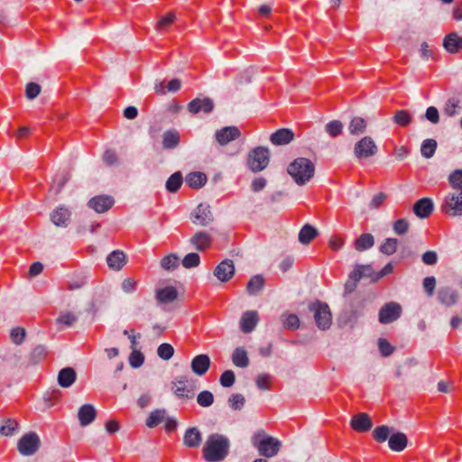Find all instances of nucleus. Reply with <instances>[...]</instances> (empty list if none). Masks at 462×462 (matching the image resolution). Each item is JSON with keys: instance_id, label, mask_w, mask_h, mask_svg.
Listing matches in <instances>:
<instances>
[{"instance_id": "f257e3e1", "label": "nucleus", "mask_w": 462, "mask_h": 462, "mask_svg": "<svg viewBox=\"0 0 462 462\" xmlns=\"http://www.w3.org/2000/svg\"><path fill=\"white\" fill-rule=\"evenodd\" d=\"M230 441L227 437L214 433L208 437L202 452L208 462L223 461L229 453Z\"/></svg>"}, {"instance_id": "f03ea898", "label": "nucleus", "mask_w": 462, "mask_h": 462, "mask_svg": "<svg viewBox=\"0 0 462 462\" xmlns=\"http://www.w3.org/2000/svg\"><path fill=\"white\" fill-rule=\"evenodd\" d=\"M251 441L259 455L268 458L275 457L282 448V442L277 438L266 434L264 430L256 431Z\"/></svg>"}, {"instance_id": "7ed1b4c3", "label": "nucleus", "mask_w": 462, "mask_h": 462, "mask_svg": "<svg viewBox=\"0 0 462 462\" xmlns=\"http://www.w3.org/2000/svg\"><path fill=\"white\" fill-rule=\"evenodd\" d=\"M287 171L298 185L302 186L314 176L315 166L310 160L300 157L289 164Z\"/></svg>"}, {"instance_id": "20e7f679", "label": "nucleus", "mask_w": 462, "mask_h": 462, "mask_svg": "<svg viewBox=\"0 0 462 462\" xmlns=\"http://www.w3.org/2000/svg\"><path fill=\"white\" fill-rule=\"evenodd\" d=\"M270 162V151L263 146L254 148L248 152L246 164L253 172L263 171Z\"/></svg>"}, {"instance_id": "39448f33", "label": "nucleus", "mask_w": 462, "mask_h": 462, "mask_svg": "<svg viewBox=\"0 0 462 462\" xmlns=\"http://www.w3.org/2000/svg\"><path fill=\"white\" fill-rule=\"evenodd\" d=\"M309 310L313 313L317 327L321 330L328 329L332 323V314L328 305L317 300L309 305Z\"/></svg>"}, {"instance_id": "423d86ee", "label": "nucleus", "mask_w": 462, "mask_h": 462, "mask_svg": "<svg viewBox=\"0 0 462 462\" xmlns=\"http://www.w3.org/2000/svg\"><path fill=\"white\" fill-rule=\"evenodd\" d=\"M441 209L452 217L462 216V190L448 193L444 199Z\"/></svg>"}, {"instance_id": "0eeeda50", "label": "nucleus", "mask_w": 462, "mask_h": 462, "mask_svg": "<svg viewBox=\"0 0 462 462\" xmlns=\"http://www.w3.org/2000/svg\"><path fill=\"white\" fill-rule=\"evenodd\" d=\"M378 147L370 136L361 138L354 146V154L357 159H367L374 156Z\"/></svg>"}, {"instance_id": "6e6552de", "label": "nucleus", "mask_w": 462, "mask_h": 462, "mask_svg": "<svg viewBox=\"0 0 462 462\" xmlns=\"http://www.w3.org/2000/svg\"><path fill=\"white\" fill-rule=\"evenodd\" d=\"M40 438L34 432L24 434L18 441L17 448L23 456H32L37 452L40 448Z\"/></svg>"}, {"instance_id": "1a4fd4ad", "label": "nucleus", "mask_w": 462, "mask_h": 462, "mask_svg": "<svg viewBox=\"0 0 462 462\" xmlns=\"http://www.w3.org/2000/svg\"><path fill=\"white\" fill-rule=\"evenodd\" d=\"M402 314V307L397 302H388L379 310V322L382 324H390L397 320Z\"/></svg>"}, {"instance_id": "9d476101", "label": "nucleus", "mask_w": 462, "mask_h": 462, "mask_svg": "<svg viewBox=\"0 0 462 462\" xmlns=\"http://www.w3.org/2000/svg\"><path fill=\"white\" fill-rule=\"evenodd\" d=\"M193 223L207 226L211 224L214 220L213 214L210 209V206L208 204L200 203L191 213Z\"/></svg>"}, {"instance_id": "9b49d317", "label": "nucleus", "mask_w": 462, "mask_h": 462, "mask_svg": "<svg viewBox=\"0 0 462 462\" xmlns=\"http://www.w3.org/2000/svg\"><path fill=\"white\" fill-rule=\"evenodd\" d=\"M212 236L207 231L196 232L189 240L191 246L200 252L208 249L212 244Z\"/></svg>"}, {"instance_id": "f8f14e48", "label": "nucleus", "mask_w": 462, "mask_h": 462, "mask_svg": "<svg viewBox=\"0 0 462 462\" xmlns=\"http://www.w3.org/2000/svg\"><path fill=\"white\" fill-rule=\"evenodd\" d=\"M214 109V102L209 97L194 98L188 104V110L191 114H209Z\"/></svg>"}, {"instance_id": "ddd939ff", "label": "nucleus", "mask_w": 462, "mask_h": 462, "mask_svg": "<svg viewBox=\"0 0 462 462\" xmlns=\"http://www.w3.org/2000/svg\"><path fill=\"white\" fill-rule=\"evenodd\" d=\"M235 274V265L232 260L222 261L214 270V275L221 282H228Z\"/></svg>"}, {"instance_id": "4468645a", "label": "nucleus", "mask_w": 462, "mask_h": 462, "mask_svg": "<svg viewBox=\"0 0 462 462\" xmlns=\"http://www.w3.org/2000/svg\"><path fill=\"white\" fill-rule=\"evenodd\" d=\"M189 379L187 375H179L172 381L171 390L178 398H190L191 390L188 388Z\"/></svg>"}, {"instance_id": "2eb2a0df", "label": "nucleus", "mask_w": 462, "mask_h": 462, "mask_svg": "<svg viewBox=\"0 0 462 462\" xmlns=\"http://www.w3.org/2000/svg\"><path fill=\"white\" fill-rule=\"evenodd\" d=\"M240 130L236 126H226L218 130L215 134L217 142L220 145H226L231 141L237 139L240 136Z\"/></svg>"}, {"instance_id": "dca6fc26", "label": "nucleus", "mask_w": 462, "mask_h": 462, "mask_svg": "<svg viewBox=\"0 0 462 462\" xmlns=\"http://www.w3.org/2000/svg\"><path fill=\"white\" fill-rule=\"evenodd\" d=\"M114 199L107 195H100L92 198L88 205L97 213H104L114 205Z\"/></svg>"}, {"instance_id": "f3484780", "label": "nucleus", "mask_w": 462, "mask_h": 462, "mask_svg": "<svg viewBox=\"0 0 462 462\" xmlns=\"http://www.w3.org/2000/svg\"><path fill=\"white\" fill-rule=\"evenodd\" d=\"M351 427L357 432H365L372 429L373 422L367 413L361 412L352 417Z\"/></svg>"}, {"instance_id": "a211bd4d", "label": "nucleus", "mask_w": 462, "mask_h": 462, "mask_svg": "<svg viewBox=\"0 0 462 462\" xmlns=\"http://www.w3.org/2000/svg\"><path fill=\"white\" fill-rule=\"evenodd\" d=\"M459 298L458 291L451 287H441L438 291V300L445 306L455 305Z\"/></svg>"}, {"instance_id": "6ab92c4d", "label": "nucleus", "mask_w": 462, "mask_h": 462, "mask_svg": "<svg viewBox=\"0 0 462 462\" xmlns=\"http://www.w3.org/2000/svg\"><path fill=\"white\" fill-rule=\"evenodd\" d=\"M210 366V358L208 355L200 354L196 356L190 364L192 372L199 375H204Z\"/></svg>"}, {"instance_id": "aec40b11", "label": "nucleus", "mask_w": 462, "mask_h": 462, "mask_svg": "<svg viewBox=\"0 0 462 462\" xmlns=\"http://www.w3.org/2000/svg\"><path fill=\"white\" fill-rule=\"evenodd\" d=\"M178 298V291L173 286H166L157 289L155 291V300L157 304H168L173 302Z\"/></svg>"}, {"instance_id": "412c9836", "label": "nucleus", "mask_w": 462, "mask_h": 462, "mask_svg": "<svg viewBox=\"0 0 462 462\" xmlns=\"http://www.w3.org/2000/svg\"><path fill=\"white\" fill-rule=\"evenodd\" d=\"M70 216L71 212L68 208L60 206L51 213V220L57 226L65 227L69 222Z\"/></svg>"}, {"instance_id": "4be33fe9", "label": "nucleus", "mask_w": 462, "mask_h": 462, "mask_svg": "<svg viewBox=\"0 0 462 462\" xmlns=\"http://www.w3.org/2000/svg\"><path fill=\"white\" fill-rule=\"evenodd\" d=\"M433 209V201L429 198L420 199L413 205V212L420 218L429 217Z\"/></svg>"}, {"instance_id": "5701e85b", "label": "nucleus", "mask_w": 462, "mask_h": 462, "mask_svg": "<svg viewBox=\"0 0 462 462\" xmlns=\"http://www.w3.org/2000/svg\"><path fill=\"white\" fill-rule=\"evenodd\" d=\"M202 442V434L196 427H190L186 430L183 436V444L189 448H198Z\"/></svg>"}, {"instance_id": "b1692460", "label": "nucleus", "mask_w": 462, "mask_h": 462, "mask_svg": "<svg viewBox=\"0 0 462 462\" xmlns=\"http://www.w3.org/2000/svg\"><path fill=\"white\" fill-rule=\"evenodd\" d=\"M96 417L97 411L92 404H84L79 409L78 418L82 427L89 425Z\"/></svg>"}, {"instance_id": "393cba45", "label": "nucleus", "mask_w": 462, "mask_h": 462, "mask_svg": "<svg viewBox=\"0 0 462 462\" xmlns=\"http://www.w3.org/2000/svg\"><path fill=\"white\" fill-rule=\"evenodd\" d=\"M443 47L448 53L456 54L462 49V38L456 32H450L444 38Z\"/></svg>"}, {"instance_id": "a878e982", "label": "nucleus", "mask_w": 462, "mask_h": 462, "mask_svg": "<svg viewBox=\"0 0 462 462\" xmlns=\"http://www.w3.org/2000/svg\"><path fill=\"white\" fill-rule=\"evenodd\" d=\"M106 263L110 269L119 271L126 263V255L121 250H115L107 255Z\"/></svg>"}, {"instance_id": "bb28decb", "label": "nucleus", "mask_w": 462, "mask_h": 462, "mask_svg": "<svg viewBox=\"0 0 462 462\" xmlns=\"http://www.w3.org/2000/svg\"><path fill=\"white\" fill-rule=\"evenodd\" d=\"M259 317L256 311L249 310L243 314L240 320V327L243 332L250 333L256 327Z\"/></svg>"}, {"instance_id": "cd10ccee", "label": "nucleus", "mask_w": 462, "mask_h": 462, "mask_svg": "<svg viewBox=\"0 0 462 462\" xmlns=\"http://www.w3.org/2000/svg\"><path fill=\"white\" fill-rule=\"evenodd\" d=\"M294 138V134L288 128H282L272 134L270 141L274 145H285L290 143Z\"/></svg>"}, {"instance_id": "c85d7f7f", "label": "nucleus", "mask_w": 462, "mask_h": 462, "mask_svg": "<svg viewBox=\"0 0 462 462\" xmlns=\"http://www.w3.org/2000/svg\"><path fill=\"white\" fill-rule=\"evenodd\" d=\"M77 379V374L72 367L62 368L58 374V383L63 388L71 386Z\"/></svg>"}, {"instance_id": "c756f323", "label": "nucleus", "mask_w": 462, "mask_h": 462, "mask_svg": "<svg viewBox=\"0 0 462 462\" xmlns=\"http://www.w3.org/2000/svg\"><path fill=\"white\" fill-rule=\"evenodd\" d=\"M389 448L395 452L402 451L408 445V439L402 432L392 433L389 441Z\"/></svg>"}, {"instance_id": "7c9ffc66", "label": "nucleus", "mask_w": 462, "mask_h": 462, "mask_svg": "<svg viewBox=\"0 0 462 462\" xmlns=\"http://www.w3.org/2000/svg\"><path fill=\"white\" fill-rule=\"evenodd\" d=\"M180 144V134L176 130H168L162 134V146L166 150L176 148Z\"/></svg>"}, {"instance_id": "2f4dec72", "label": "nucleus", "mask_w": 462, "mask_h": 462, "mask_svg": "<svg viewBox=\"0 0 462 462\" xmlns=\"http://www.w3.org/2000/svg\"><path fill=\"white\" fill-rule=\"evenodd\" d=\"M461 108L462 106L460 100L456 97H451L446 101L443 113L448 117H454L460 114Z\"/></svg>"}, {"instance_id": "473e14b6", "label": "nucleus", "mask_w": 462, "mask_h": 462, "mask_svg": "<svg viewBox=\"0 0 462 462\" xmlns=\"http://www.w3.org/2000/svg\"><path fill=\"white\" fill-rule=\"evenodd\" d=\"M232 362L237 367L245 368L248 366L249 358L246 350L242 346L236 347L232 354Z\"/></svg>"}, {"instance_id": "72a5a7b5", "label": "nucleus", "mask_w": 462, "mask_h": 462, "mask_svg": "<svg viewBox=\"0 0 462 462\" xmlns=\"http://www.w3.org/2000/svg\"><path fill=\"white\" fill-rule=\"evenodd\" d=\"M318 236V230L310 224L302 226L299 233V241L302 245H308Z\"/></svg>"}, {"instance_id": "f704fd0d", "label": "nucleus", "mask_w": 462, "mask_h": 462, "mask_svg": "<svg viewBox=\"0 0 462 462\" xmlns=\"http://www.w3.org/2000/svg\"><path fill=\"white\" fill-rule=\"evenodd\" d=\"M366 121L360 116H356L349 122L347 129L351 134L359 135L366 131Z\"/></svg>"}, {"instance_id": "c9c22d12", "label": "nucleus", "mask_w": 462, "mask_h": 462, "mask_svg": "<svg viewBox=\"0 0 462 462\" xmlns=\"http://www.w3.org/2000/svg\"><path fill=\"white\" fill-rule=\"evenodd\" d=\"M186 183L192 189H199L205 185L207 176L199 171L190 172L186 176Z\"/></svg>"}, {"instance_id": "e433bc0d", "label": "nucleus", "mask_w": 462, "mask_h": 462, "mask_svg": "<svg viewBox=\"0 0 462 462\" xmlns=\"http://www.w3.org/2000/svg\"><path fill=\"white\" fill-rule=\"evenodd\" d=\"M264 279L262 275L253 276L246 285V291L249 295L258 294L263 288Z\"/></svg>"}, {"instance_id": "4c0bfd02", "label": "nucleus", "mask_w": 462, "mask_h": 462, "mask_svg": "<svg viewBox=\"0 0 462 462\" xmlns=\"http://www.w3.org/2000/svg\"><path fill=\"white\" fill-rule=\"evenodd\" d=\"M165 416L166 411L164 409L154 410L146 419L145 425L150 429H153L165 420Z\"/></svg>"}, {"instance_id": "58836bf2", "label": "nucleus", "mask_w": 462, "mask_h": 462, "mask_svg": "<svg viewBox=\"0 0 462 462\" xmlns=\"http://www.w3.org/2000/svg\"><path fill=\"white\" fill-rule=\"evenodd\" d=\"M374 244V238L373 235L369 233L362 234L355 241V248L356 250L361 252L371 248Z\"/></svg>"}, {"instance_id": "ea45409f", "label": "nucleus", "mask_w": 462, "mask_h": 462, "mask_svg": "<svg viewBox=\"0 0 462 462\" xmlns=\"http://www.w3.org/2000/svg\"><path fill=\"white\" fill-rule=\"evenodd\" d=\"M182 181H183L182 174L180 171H176L172 175H171L169 177V179L167 180L166 184H165L166 189L169 192L174 193L177 190H179V189L180 188V186L182 184Z\"/></svg>"}, {"instance_id": "a19ab883", "label": "nucleus", "mask_w": 462, "mask_h": 462, "mask_svg": "<svg viewBox=\"0 0 462 462\" xmlns=\"http://www.w3.org/2000/svg\"><path fill=\"white\" fill-rule=\"evenodd\" d=\"M391 433H392V428H390L386 425H382V426L376 427L374 430L373 438L374 439L375 441H377L379 443H383V442L386 441L387 439L389 440Z\"/></svg>"}, {"instance_id": "79ce46f5", "label": "nucleus", "mask_w": 462, "mask_h": 462, "mask_svg": "<svg viewBox=\"0 0 462 462\" xmlns=\"http://www.w3.org/2000/svg\"><path fill=\"white\" fill-rule=\"evenodd\" d=\"M77 320L78 317L74 313L63 311L60 313L59 317L56 319V323L65 328H69L73 326L77 322Z\"/></svg>"}, {"instance_id": "37998d69", "label": "nucleus", "mask_w": 462, "mask_h": 462, "mask_svg": "<svg viewBox=\"0 0 462 462\" xmlns=\"http://www.w3.org/2000/svg\"><path fill=\"white\" fill-rule=\"evenodd\" d=\"M343 123L339 120L329 121L325 125V132L331 137H337L343 132Z\"/></svg>"}, {"instance_id": "c03bdc74", "label": "nucleus", "mask_w": 462, "mask_h": 462, "mask_svg": "<svg viewBox=\"0 0 462 462\" xmlns=\"http://www.w3.org/2000/svg\"><path fill=\"white\" fill-rule=\"evenodd\" d=\"M437 149V142L434 139H426L420 147L421 155L427 159L431 158Z\"/></svg>"}, {"instance_id": "a18cd8bd", "label": "nucleus", "mask_w": 462, "mask_h": 462, "mask_svg": "<svg viewBox=\"0 0 462 462\" xmlns=\"http://www.w3.org/2000/svg\"><path fill=\"white\" fill-rule=\"evenodd\" d=\"M61 396L60 390L55 388L51 391H47L43 395V402L46 408H51L54 406L60 400Z\"/></svg>"}, {"instance_id": "49530a36", "label": "nucleus", "mask_w": 462, "mask_h": 462, "mask_svg": "<svg viewBox=\"0 0 462 462\" xmlns=\"http://www.w3.org/2000/svg\"><path fill=\"white\" fill-rule=\"evenodd\" d=\"M398 240L396 238H386L380 245L379 250L386 255L393 254L397 250Z\"/></svg>"}, {"instance_id": "de8ad7c7", "label": "nucleus", "mask_w": 462, "mask_h": 462, "mask_svg": "<svg viewBox=\"0 0 462 462\" xmlns=\"http://www.w3.org/2000/svg\"><path fill=\"white\" fill-rule=\"evenodd\" d=\"M281 319L283 327L287 329L295 330L300 327V319L295 314H283Z\"/></svg>"}, {"instance_id": "09e8293b", "label": "nucleus", "mask_w": 462, "mask_h": 462, "mask_svg": "<svg viewBox=\"0 0 462 462\" xmlns=\"http://www.w3.org/2000/svg\"><path fill=\"white\" fill-rule=\"evenodd\" d=\"M453 191H462V170H456L448 176Z\"/></svg>"}, {"instance_id": "8fccbe9b", "label": "nucleus", "mask_w": 462, "mask_h": 462, "mask_svg": "<svg viewBox=\"0 0 462 462\" xmlns=\"http://www.w3.org/2000/svg\"><path fill=\"white\" fill-rule=\"evenodd\" d=\"M179 266V257L175 254L164 256L161 260V267L166 271H172Z\"/></svg>"}, {"instance_id": "3c124183", "label": "nucleus", "mask_w": 462, "mask_h": 462, "mask_svg": "<svg viewBox=\"0 0 462 462\" xmlns=\"http://www.w3.org/2000/svg\"><path fill=\"white\" fill-rule=\"evenodd\" d=\"M393 120L400 126H408L411 122V115L406 110H398Z\"/></svg>"}, {"instance_id": "603ef678", "label": "nucleus", "mask_w": 462, "mask_h": 462, "mask_svg": "<svg viewBox=\"0 0 462 462\" xmlns=\"http://www.w3.org/2000/svg\"><path fill=\"white\" fill-rule=\"evenodd\" d=\"M197 402L201 407H209L214 402V395L208 390L202 391L197 396Z\"/></svg>"}, {"instance_id": "864d4df0", "label": "nucleus", "mask_w": 462, "mask_h": 462, "mask_svg": "<svg viewBox=\"0 0 462 462\" xmlns=\"http://www.w3.org/2000/svg\"><path fill=\"white\" fill-rule=\"evenodd\" d=\"M181 263L187 269L194 268L199 265L200 257L197 253H189L184 256Z\"/></svg>"}, {"instance_id": "5fc2aeb1", "label": "nucleus", "mask_w": 462, "mask_h": 462, "mask_svg": "<svg viewBox=\"0 0 462 462\" xmlns=\"http://www.w3.org/2000/svg\"><path fill=\"white\" fill-rule=\"evenodd\" d=\"M157 355L163 360H169L174 355V348L171 344H161L157 348Z\"/></svg>"}, {"instance_id": "6e6d98bb", "label": "nucleus", "mask_w": 462, "mask_h": 462, "mask_svg": "<svg viewBox=\"0 0 462 462\" xmlns=\"http://www.w3.org/2000/svg\"><path fill=\"white\" fill-rule=\"evenodd\" d=\"M25 336V329L21 327H15L12 328L10 332L11 341L17 346L21 345L23 342Z\"/></svg>"}, {"instance_id": "4d7b16f0", "label": "nucleus", "mask_w": 462, "mask_h": 462, "mask_svg": "<svg viewBox=\"0 0 462 462\" xmlns=\"http://www.w3.org/2000/svg\"><path fill=\"white\" fill-rule=\"evenodd\" d=\"M18 429V423L13 420H6L5 424L0 428V433L4 436H13Z\"/></svg>"}, {"instance_id": "13d9d810", "label": "nucleus", "mask_w": 462, "mask_h": 462, "mask_svg": "<svg viewBox=\"0 0 462 462\" xmlns=\"http://www.w3.org/2000/svg\"><path fill=\"white\" fill-rule=\"evenodd\" d=\"M245 402V399L241 393L232 394L228 398V404L235 411L241 410L244 407Z\"/></svg>"}, {"instance_id": "bf43d9fd", "label": "nucleus", "mask_w": 462, "mask_h": 462, "mask_svg": "<svg viewBox=\"0 0 462 462\" xmlns=\"http://www.w3.org/2000/svg\"><path fill=\"white\" fill-rule=\"evenodd\" d=\"M47 354V350L43 346H37L30 354V360L32 364L41 362Z\"/></svg>"}, {"instance_id": "052dcab7", "label": "nucleus", "mask_w": 462, "mask_h": 462, "mask_svg": "<svg viewBox=\"0 0 462 462\" xmlns=\"http://www.w3.org/2000/svg\"><path fill=\"white\" fill-rule=\"evenodd\" d=\"M236 381L235 373L232 370H226L220 376L219 382L223 387H231Z\"/></svg>"}, {"instance_id": "680f3d73", "label": "nucleus", "mask_w": 462, "mask_h": 462, "mask_svg": "<svg viewBox=\"0 0 462 462\" xmlns=\"http://www.w3.org/2000/svg\"><path fill=\"white\" fill-rule=\"evenodd\" d=\"M271 376L268 374L263 373L256 376L255 383L262 391H267L270 388Z\"/></svg>"}, {"instance_id": "e2e57ef3", "label": "nucleus", "mask_w": 462, "mask_h": 462, "mask_svg": "<svg viewBox=\"0 0 462 462\" xmlns=\"http://www.w3.org/2000/svg\"><path fill=\"white\" fill-rule=\"evenodd\" d=\"M144 362L143 355L138 350H133L129 356V364L134 368L140 367Z\"/></svg>"}, {"instance_id": "0e129e2a", "label": "nucleus", "mask_w": 462, "mask_h": 462, "mask_svg": "<svg viewBox=\"0 0 462 462\" xmlns=\"http://www.w3.org/2000/svg\"><path fill=\"white\" fill-rule=\"evenodd\" d=\"M378 347L383 356H391L394 350V347L385 338H379Z\"/></svg>"}, {"instance_id": "69168bd1", "label": "nucleus", "mask_w": 462, "mask_h": 462, "mask_svg": "<svg viewBox=\"0 0 462 462\" xmlns=\"http://www.w3.org/2000/svg\"><path fill=\"white\" fill-rule=\"evenodd\" d=\"M409 229V222L405 218H400L393 223V231L397 235H404Z\"/></svg>"}, {"instance_id": "338daca9", "label": "nucleus", "mask_w": 462, "mask_h": 462, "mask_svg": "<svg viewBox=\"0 0 462 462\" xmlns=\"http://www.w3.org/2000/svg\"><path fill=\"white\" fill-rule=\"evenodd\" d=\"M41 92V87L37 83L31 82L27 84L25 95L28 99H34Z\"/></svg>"}, {"instance_id": "774afa93", "label": "nucleus", "mask_w": 462, "mask_h": 462, "mask_svg": "<svg viewBox=\"0 0 462 462\" xmlns=\"http://www.w3.org/2000/svg\"><path fill=\"white\" fill-rule=\"evenodd\" d=\"M103 162L107 166H113L117 163L118 158L116 152L113 150H106L103 154Z\"/></svg>"}]
</instances>
